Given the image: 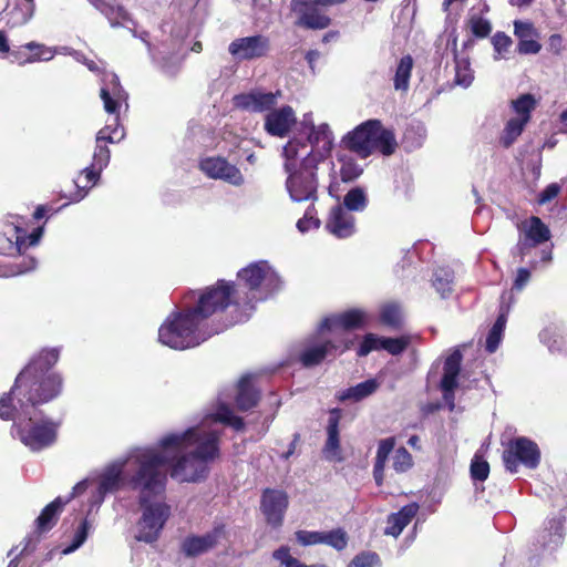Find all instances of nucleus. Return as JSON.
I'll return each instance as SVG.
<instances>
[{
  "mask_svg": "<svg viewBox=\"0 0 567 567\" xmlns=\"http://www.w3.org/2000/svg\"><path fill=\"white\" fill-rule=\"evenodd\" d=\"M221 433L200 425L163 435L155 446L138 447L132 455L136 471L128 478L131 489L141 492V501L148 493H162L171 477L181 482H197L207 476L208 463L219 456Z\"/></svg>",
  "mask_w": 567,
  "mask_h": 567,
  "instance_id": "nucleus-1",
  "label": "nucleus"
},
{
  "mask_svg": "<svg viewBox=\"0 0 567 567\" xmlns=\"http://www.w3.org/2000/svg\"><path fill=\"white\" fill-rule=\"evenodd\" d=\"M236 284L219 279L203 290H189L184 306L173 311L158 329V341L174 350L195 348L212 336L245 322L250 313L240 309Z\"/></svg>",
  "mask_w": 567,
  "mask_h": 567,
  "instance_id": "nucleus-2",
  "label": "nucleus"
},
{
  "mask_svg": "<svg viewBox=\"0 0 567 567\" xmlns=\"http://www.w3.org/2000/svg\"><path fill=\"white\" fill-rule=\"evenodd\" d=\"M60 353V347L43 348L17 375L10 392L2 396L12 398L13 404L20 406V413L23 414L60 396L63 390V377L54 370Z\"/></svg>",
  "mask_w": 567,
  "mask_h": 567,
  "instance_id": "nucleus-3",
  "label": "nucleus"
},
{
  "mask_svg": "<svg viewBox=\"0 0 567 567\" xmlns=\"http://www.w3.org/2000/svg\"><path fill=\"white\" fill-rule=\"evenodd\" d=\"M0 419L13 422L11 435L32 452L51 446L56 440L58 424L49 419H38V410L23 414L10 396L0 398Z\"/></svg>",
  "mask_w": 567,
  "mask_h": 567,
  "instance_id": "nucleus-4",
  "label": "nucleus"
},
{
  "mask_svg": "<svg viewBox=\"0 0 567 567\" xmlns=\"http://www.w3.org/2000/svg\"><path fill=\"white\" fill-rule=\"evenodd\" d=\"M343 148L365 159L373 154L392 156L399 148L395 132L381 120L370 118L357 125L341 140Z\"/></svg>",
  "mask_w": 567,
  "mask_h": 567,
  "instance_id": "nucleus-5",
  "label": "nucleus"
},
{
  "mask_svg": "<svg viewBox=\"0 0 567 567\" xmlns=\"http://www.w3.org/2000/svg\"><path fill=\"white\" fill-rule=\"evenodd\" d=\"M237 277L248 290L244 306L250 311L255 308V302L267 300L278 292L282 286L278 274L265 260L251 262L240 269Z\"/></svg>",
  "mask_w": 567,
  "mask_h": 567,
  "instance_id": "nucleus-6",
  "label": "nucleus"
},
{
  "mask_svg": "<svg viewBox=\"0 0 567 567\" xmlns=\"http://www.w3.org/2000/svg\"><path fill=\"white\" fill-rule=\"evenodd\" d=\"M321 158V154L309 152L302 158L298 169L287 172L289 175L286 181V187L293 202L316 203L318 200L317 169Z\"/></svg>",
  "mask_w": 567,
  "mask_h": 567,
  "instance_id": "nucleus-7",
  "label": "nucleus"
},
{
  "mask_svg": "<svg viewBox=\"0 0 567 567\" xmlns=\"http://www.w3.org/2000/svg\"><path fill=\"white\" fill-rule=\"evenodd\" d=\"M137 450H133L127 457L117 458L106 464L101 471L92 475V482L96 484V487L89 499L90 511L99 508L109 494L116 493L122 488L125 482L124 471L127 463L134 466L132 475L135 473L136 465L134 460H132V455Z\"/></svg>",
  "mask_w": 567,
  "mask_h": 567,
  "instance_id": "nucleus-8",
  "label": "nucleus"
},
{
  "mask_svg": "<svg viewBox=\"0 0 567 567\" xmlns=\"http://www.w3.org/2000/svg\"><path fill=\"white\" fill-rule=\"evenodd\" d=\"M141 494V492H138ZM158 493H148L145 495V501H141L138 495V502L142 507V516L137 522V533L135 539L152 544L156 542L164 528L167 519L171 515V507L165 503H148L151 496L157 495Z\"/></svg>",
  "mask_w": 567,
  "mask_h": 567,
  "instance_id": "nucleus-9",
  "label": "nucleus"
},
{
  "mask_svg": "<svg viewBox=\"0 0 567 567\" xmlns=\"http://www.w3.org/2000/svg\"><path fill=\"white\" fill-rule=\"evenodd\" d=\"M564 522L561 518H551L545 523L528 549V567H538L543 560L549 558L564 542Z\"/></svg>",
  "mask_w": 567,
  "mask_h": 567,
  "instance_id": "nucleus-10",
  "label": "nucleus"
},
{
  "mask_svg": "<svg viewBox=\"0 0 567 567\" xmlns=\"http://www.w3.org/2000/svg\"><path fill=\"white\" fill-rule=\"evenodd\" d=\"M503 461L511 473H517L519 465L534 470L539 465L540 450L530 439L518 436L509 442L504 451Z\"/></svg>",
  "mask_w": 567,
  "mask_h": 567,
  "instance_id": "nucleus-11",
  "label": "nucleus"
},
{
  "mask_svg": "<svg viewBox=\"0 0 567 567\" xmlns=\"http://www.w3.org/2000/svg\"><path fill=\"white\" fill-rule=\"evenodd\" d=\"M9 220L3 224V236L8 244L16 248H30L40 243L44 233V225L33 226L31 220H27L20 215H10Z\"/></svg>",
  "mask_w": 567,
  "mask_h": 567,
  "instance_id": "nucleus-12",
  "label": "nucleus"
},
{
  "mask_svg": "<svg viewBox=\"0 0 567 567\" xmlns=\"http://www.w3.org/2000/svg\"><path fill=\"white\" fill-rule=\"evenodd\" d=\"M228 51L238 61L261 59L270 51V40L262 34L238 38L230 42Z\"/></svg>",
  "mask_w": 567,
  "mask_h": 567,
  "instance_id": "nucleus-13",
  "label": "nucleus"
},
{
  "mask_svg": "<svg viewBox=\"0 0 567 567\" xmlns=\"http://www.w3.org/2000/svg\"><path fill=\"white\" fill-rule=\"evenodd\" d=\"M290 9L298 16L296 25L310 30H322L331 24L329 16L323 13L313 0H291Z\"/></svg>",
  "mask_w": 567,
  "mask_h": 567,
  "instance_id": "nucleus-14",
  "label": "nucleus"
},
{
  "mask_svg": "<svg viewBox=\"0 0 567 567\" xmlns=\"http://www.w3.org/2000/svg\"><path fill=\"white\" fill-rule=\"evenodd\" d=\"M463 354L460 349H454L445 359L443 364V375L440 382V389L443 400L450 411L455 408V389L458 386V375L461 373Z\"/></svg>",
  "mask_w": 567,
  "mask_h": 567,
  "instance_id": "nucleus-15",
  "label": "nucleus"
},
{
  "mask_svg": "<svg viewBox=\"0 0 567 567\" xmlns=\"http://www.w3.org/2000/svg\"><path fill=\"white\" fill-rule=\"evenodd\" d=\"M199 168L209 178L221 179L234 186H240L245 182L240 169L225 157H206L199 162Z\"/></svg>",
  "mask_w": 567,
  "mask_h": 567,
  "instance_id": "nucleus-16",
  "label": "nucleus"
},
{
  "mask_svg": "<svg viewBox=\"0 0 567 567\" xmlns=\"http://www.w3.org/2000/svg\"><path fill=\"white\" fill-rule=\"evenodd\" d=\"M288 504V495L284 491L266 488L261 495L260 508L267 524L274 528L280 527Z\"/></svg>",
  "mask_w": 567,
  "mask_h": 567,
  "instance_id": "nucleus-17",
  "label": "nucleus"
},
{
  "mask_svg": "<svg viewBox=\"0 0 567 567\" xmlns=\"http://www.w3.org/2000/svg\"><path fill=\"white\" fill-rule=\"evenodd\" d=\"M371 316L363 309L353 308L338 315H331L322 319L319 323L317 331L322 333L324 331L333 330L334 328H342L344 330H352L363 328L369 323Z\"/></svg>",
  "mask_w": 567,
  "mask_h": 567,
  "instance_id": "nucleus-18",
  "label": "nucleus"
},
{
  "mask_svg": "<svg viewBox=\"0 0 567 567\" xmlns=\"http://www.w3.org/2000/svg\"><path fill=\"white\" fill-rule=\"evenodd\" d=\"M35 257L28 250H12L10 254H0V277H13L32 271L37 268Z\"/></svg>",
  "mask_w": 567,
  "mask_h": 567,
  "instance_id": "nucleus-19",
  "label": "nucleus"
},
{
  "mask_svg": "<svg viewBox=\"0 0 567 567\" xmlns=\"http://www.w3.org/2000/svg\"><path fill=\"white\" fill-rule=\"evenodd\" d=\"M281 92H261L251 91L249 93H241L234 97L235 105L241 110L255 113L271 112L277 104L278 97Z\"/></svg>",
  "mask_w": 567,
  "mask_h": 567,
  "instance_id": "nucleus-20",
  "label": "nucleus"
},
{
  "mask_svg": "<svg viewBox=\"0 0 567 567\" xmlns=\"http://www.w3.org/2000/svg\"><path fill=\"white\" fill-rule=\"evenodd\" d=\"M349 349V343L346 341H324L320 343H308L299 354V361L306 368H311L320 364L327 355L332 351H340L341 353Z\"/></svg>",
  "mask_w": 567,
  "mask_h": 567,
  "instance_id": "nucleus-21",
  "label": "nucleus"
},
{
  "mask_svg": "<svg viewBox=\"0 0 567 567\" xmlns=\"http://www.w3.org/2000/svg\"><path fill=\"white\" fill-rule=\"evenodd\" d=\"M223 535V527L217 526L204 535H190L184 538L181 551L184 556L192 558L203 555L213 549Z\"/></svg>",
  "mask_w": 567,
  "mask_h": 567,
  "instance_id": "nucleus-22",
  "label": "nucleus"
},
{
  "mask_svg": "<svg viewBox=\"0 0 567 567\" xmlns=\"http://www.w3.org/2000/svg\"><path fill=\"white\" fill-rule=\"evenodd\" d=\"M295 122L296 117L292 107L285 105L278 110H272L266 115L265 130L271 136L284 137L288 134Z\"/></svg>",
  "mask_w": 567,
  "mask_h": 567,
  "instance_id": "nucleus-23",
  "label": "nucleus"
},
{
  "mask_svg": "<svg viewBox=\"0 0 567 567\" xmlns=\"http://www.w3.org/2000/svg\"><path fill=\"white\" fill-rule=\"evenodd\" d=\"M342 417V411L339 408L329 410V419L327 424V441L323 446L324 457L329 461H341L340 456V437L339 424Z\"/></svg>",
  "mask_w": 567,
  "mask_h": 567,
  "instance_id": "nucleus-24",
  "label": "nucleus"
},
{
  "mask_svg": "<svg viewBox=\"0 0 567 567\" xmlns=\"http://www.w3.org/2000/svg\"><path fill=\"white\" fill-rule=\"evenodd\" d=\"M326 228L338 238H348L354 233V218L344 207L337 205L329 213Z\"/></svg>",
  "mask_w": 567,
  "mask_h": 567,
  "instance_id": "nucleus-25",
  "label": "nucleus"
},
{
  "mask_svg": "<svg viewBox=\"0 0 567 567\" xmlns=\"http://www.w3.org/2000/svg\"><path fill=\"white\" fill-rule=\"evenodd\" d=\"M122 137L123 133H120L117 127L112 128L111 125H106L97 132L96 147L93 154L94 166H97L99 169L107 166L111 156L107 143H116Z\"/></svg>",
  "mask_w": 567,
  "mask_h": 567,
  "instance_id": "nucleus-26",
  "label": "nucleus"
},
{
  "mask_svg": "<svg viewBox=\"0 0 567 567\" xmlns=\"http://www.w3.org/2000/svg\"><path fill=\"white\" fill-rule=\"evenodd\" d=\"M254 375H243L237 383L235 403L239 411L247 412L257 406L260 400V392L254 384Z\"/></svg>",
  "mask_w": 567,
  "mask_h": 567,
  "instance_id": "nucleus-27",
  "label": "nucleus"
},
{
  "mask_svg": "<svg viewBox=\"0 0 567 567\" xmlns=\"http://www.w3.org/2000/svg\"><path fill=\"white\" fill-rule=\"evenodd\" d=\"M417 512L419 505L416 503H410L403 506L399 512L390 514L386 519L384 534L396 538Z\"/></svg>",
  "mask_w": 567,
  "mask_h": 567,
  "instance_id": "nucleus-28",
  "label": "nucleus"
},
{
  "mask_svg": "<svg viewBox=\"0 0 567 567\" xmlns=\"http://www.w3.org/2000/svg\"><path fill=\"white\" fill-rule=\"evenodd\" d=\"M110 84L111 89L101 87L100 97L103 101L104 110L109 114L118 115L121 106L120 102L122 100H125L126 93L123 90L120 80L116 75L112 76Z\"/></svg>",
  "mask_w": 567,
  "mask_h": 567,
  "instance_id": "nucleus-29",
  "label": "nucleus"
},
{
  "mask_svg": "<svg viewBox=\"0 0 567 567\" xmlns=\"http://www.w3.org/2000/svg\"><path fill=\"white\" fill-rule=\"evenodd\" d=\"M553 250H516L514 260L518 259L523 266L530 268V271L543 270L553 261Z\"/></svg>",
  "mask_w": 567,
  "mask_h": 567,
  "instance_id": "nucleus-30",
  "label": "nucleus"
},
{
  "mask_svg": "<svg viewBox=\"0 0 567 567\" xmlns=\"http://www.w3.org/2000/svg\"><path fill=\"white\" fill-rule=\"evenodd\" d=\"M379 386L380 383L375 379H368L353 386L339 391L337 393V399L340 402H360L372 395L378 390Z\"/></svg>",
  "mask_w": 567,
  "mask_h": 567,
  "instance_id": "nucleus-31",
  "label": "nucleus"
},
{
  "mask_svg": "<svg viewBox=\"0 0 567 567\" xmlns=\"http://www.w3.org/2000/svg\"><path fill=\"white\" fill-rule=\"evenodd\" d=\"M452 52L455 63V79L454 82L457 85L467 87L474 80L473 70L471 69V62L468 56H460L457 51V38L455 37L452 42Z\"/></svg>",
  "mask_w": 567,
  "mask_h": 567,
  "instance_id": "nucleus-32",
  "label": "nucleus"
},
{
  "mask_svg": "<svg viewBox=\"0 0 567 567\" xmlns=\"http://www.w3.org/2000/svg\"><path fill=\"white\" fill-rule=\"evenodd\" d=\"M454 270L449 266H439L433 270L432 286L442 298H447L454 286Z\"/></svg>",
  "mask_w": 567,
  "mask_h": 567,
  "instance_id": "nucleus-33",
  "label": "nucleus"
},
{
  "mask_svg": "<svg viewBox=\"0 0 567 567\" xmlns=\"http://www.w3.org/2000/svg\"><path fill=\"white\" fill-rule=\"evenodd\" d=\"M101 171L102 169H99L97 166H94V163H92L90 167L83 169L78 179L74 181V184L79 190H76V193L70 197V200H81L85 196L86 190L96 184L97 179L100 178Z\"/></svg>",
  "mask_w": 567,
  "mask_h": 567,
  "instance_id": "nucleus-34",
  "label": "nucleus"
},
{
  "mask_svg": "<svg viewBox=\"0 0 567 567\" xmlns=\"http://www.w3.org/2000/svg\"><path fill=\"white\" fill-rule=\"evenodd\" d=\"M210 417L215 422L227 425L237 432L244 431L245 429L244 419L236 415L233 409L225 402H219L217 404L216 411L210 414Z\"/></svg>",
  "mask_w": 567,
  "mask_h": 567,
  "instance_id": "nucleus-35",
  "label": "nucleus"
},
{
  "mask_svg": "<svg viewBox=\"0 0 567 567\" xmlns=\"http://www.w3.org/2000/svg\"><path fill=\"white\" fill-rule=\"evenodd\" d=\"M379 318L382 324L391 329H400L403 323V311L400 303L390 301L380 307Z\"/></svg>",
  "mask_w": 567,
  "mask_h": 567,
  "instance_id": "nucleus-36",
  "label": "nucleus"
},
{
  "mask_svg": "<svg viewBox=\"0 0 567 567\" xmlns=\"http://www.w3.org/2000/svg\"><path fill=\"white\" fill-rule=\"evenodd\" d=\"M413 64V58L410 54L400 59L393 79V86L396 91H408Z\"/></svg>",
  "mask_w": 567,
  "mask_h": 567,
  "instance_id": "nucleus-37",
  "label": "nucleus"
},
{
  "mask_svg": "<svg viewBox=\"0 0 567 567\" xmlns=\"http://www.w3.org/2000/svg\"><path fill=\"white\" fill-rule=\"evenodd\" d=\"M93 525L92 523L85 517L83 518L76 529L74 530V534L72 536V539L70 544L64 546L61 550L62 555H70L78 550L82 545L86 542L90 532L92 530Z\"/></svg>",
  "mask_w": 567,
  "mask_h": 567,
  "instance_id": "nucleus-38",
  "label": "nucleus"
},
{
  "mask_svg": "<svg viewBox=\"0 0 567 567\" xmlns=\"http://www.w3.org/2000/svg\"><path fill=\"white\" fill-rule=\"evenodd\" d=\"M307 142L312 146H318L322 143V148L330 151L332 146V132L328 124L322 123L318 126L311 125L310 132L307 136Z\"/></svg>",
  "mask_w": 567,
  "mask_h": 567,
  "instance_id": "nucleus-39",
  "label": "nucleus"
},
{
  "mask_svg": "<svg viewBox=\"0 0 567 567\" xmlns=\"http://www.w3.org/2000/svg\"><path fill=\"white\" fill-rule=\"evenodd\" d=\"M526 236L534 244L539 245L550 239V230L537 216H532L526 229Z\"/></svg>",
  "mask_w": 567,
  "mask_h": 567,
  "instance_id": "nucleus-40",
  "label": "nucleus"
},
{
  "mask_svg": "<svg viewBox=\"0 0 567 567\" xmlns=\"http://www.w3.org/2000/svg\"><path fill=\"white\" fill-rule=\"evenodd\" d=\"M526 124L527 122L517 117L508 120L499 138L502 146L505 148L512 146L523 133Z\"/></svg>",
  "mask_w": 567,
  "mask_h": 567,
  "instance_id": "nucleus-41",
  "label": "nucleus"
},
{
  "mask_svg": "<svg viewBox=\"0 0 567 567\" xmlns=\"http://www.w3.org/2000/svg\"><path fill=\"white\" fill-rule=\"evenodd\" d=\"M513 111L517 114V118L529 122L532 112L536 107V100L530 93L522 94L516 100L512 101Z\"/></svg>",
  "mask_w": 567,
  "mask_h": 567,
  "instance_id": "nucleus-42",
  "label": "nucleus"
},
{
  "mask_svg": "<svg viewBox=\"0 0 567 567\" xmlns=\"http://www.w3.org/2000/svg\"><path fill=\"white\" fill-rule=\"evenodd\" d=\"M540 342L544 343L550 352H560L561 347V329L557 326H549L539 333Z\"/></svg>",
  "mask_w": 567,
  "mask_h": 567,
  "instance_id": "nucleus-43",
  "label": "nucleus"
},
{
  "mask_svg": "<svg viewBox=\"0 0 567 567\" xmlns=\"http://www.w3.org/2000/svg\"><path fill=\"white\" fill-rule=\"evenodd\" d=\"M300 148H307V142L292 138L285 145L284 156L286 157V162L284 166L286 172L296 169V161L299 156Z\"/></svg>",
  "mask_w": 567,
  "mask_h": 567,
  "instance_id": "nucleus-44",
  "label": "nucleus"
},
{
  "mask_svg": "<svg viewBox=\"0 0 567 567\" xmlns=\"http://www.w3.org/2000/svg\"><path fill=\"white\" fill-rule=\"evenodd\" d=\"M321 544L330 546L338 551L343 550L348 545V535L342 528L321 532Z\"/></svg>",
  "mask_w": 567,
  "mask_h": 567,
  "instance_id": "nucleus-45",
  "label": "nucleus"
},
{
  "mask_svg": "<svg viewBox=\"0 0 567 567\" xmlns=\"http://www.w3.org/2000/svg\"><path fill=\"white\" fill-rule=\"evenodd\" d=\"M24 48L28 49L27 54L30 58V63L50 61L54 56V51H52L51 48L47 47L43 43L31 41L25 43Z\"/></svg>",
  "mask_w": 567,
  "mask_h": 567,
  "instance_id": "nucleus-46",
  "label": "nucleus"
},
{
  "mask_svg": "<svg viewBox=\"0 0 567 567\" xmlns=\"http://www.w3.org/2000/svg\"><path fill=\"white\" fill-rule=\"evenodd\" d=\"M343 203L346 209L358 212L365 208L368 199L362 188L354 187L346 194Z\"/></svg>",
  "mask_w": 567,
  "mask_h": 567,
  "instance_id": "nucleus-47",
  "label": "nucleus"
},
{
  "mask_svg": "<svg viewBox=\"0 0 567 567\" xmlns=\"http://www.w3.org/2000/svg\"><path fill=\"white\" fill-rule=\"evenodd\" d=\"M467 24L472 34L478 39H485L492 32L491 21L477 14L471 16L468 18Z\"/></svg>",
  "mask_w": 567,
  "mask_h": 567,
  "instance_id": "nucleus-48",
  "label": "nucleus"
},
{
  "mask_svg": "<svg viewBox=\"0 0 567 567\" xmlns=\"http://www.w3.org/2000/svg\"><path fill=\"white\" fill-rule=\"evenodd\" d=\"M513 296L512 293H508L507 291H504L501 296V303H499V310L498 316L492 327L496 328L497 330L502 331L504 333L508 313L511 311V305L513 302Z\"/></svg>",
  "mask_w": 567,
  "mask_h": 567,
  "instance_id": "nucleus-49",
  "label": "nucleus"
},
{
  "mask_svg": "<svg viewBox=\"0 0 567 567\" xmlns=\"http://www.w3.org/2000/svg\"><path fill=\"white\" fill-rule=\"evenodd\" d=\"M410 344L409 337H382V350H385L392 355H399L406 350Z\"/></svg>",
  "mask_w": 567,
  "mask_h": 567,
  "instance_id": "nucleus-50",
  "label": "nucleus"
},
{
  "mask_svg": "<svg viewBox=\"0 0 567 567\" xmlns=\"http://www.w3.org/2000/svg\"><path fill=\"white\" fill-rule=\"evenodd\" d=\"M347 567H381V558L374 551H361L351 559Z\"/></svg>",
  "mask_w": 567,
  "mask_h": 567,
  "instance_id": "nucleus-51",
  "label": "nucleus"
},
{
  "mask_svg": "<svg viewBox=\"0 0 567 567\" xmlns=\"http://www.w3.org/2000/svg\"><path fill=\"white\" fill-rule=\"evenodd\" d=\"M470 473L474 482H484L489 475L488 462L475 455L471 462Z\"/></svg>",
  "mask_w": 567,
  "mask_h": 567,
  "instance_id": "nucleus-52",
  "label": "nucleus"
},
{
  "mask_svg": "<svg viewBox=\"0 0 567 567\" xmlns=\"http://www.w3.org/2000/svg\"><path fill=\"white\" fill-rule=\"evenodd\" d=\"M413 465L412 455L405 447H399L394 452L393 468L396 473H405Z\"/></svg>",
  "mask_w": 567,
  "mask_h": 567,
  "instance_id": "nucleus-53",
  "label": "nucleus"
},
{
  "mask_svg": "<svg viewBox=\"0 0 567 567\" xmlns=\"http://www.w3.org/2000/svg\"><path fill=\"white\" fill-rule=\"evenodd\" d=\"M340 177L344 183L353 182L362 174V168L352 159H341Z\"/></svg>",
  "mask_w": 567,
  "mask_h": 567,
  "instance_id": "nucleus-54",
  "label": "nucleus"
},
{
  "mask_svg": "<svg viewBox=\"0 0 567 567\" xmlns=\"http://www.w3.org/2000/svg\"><path fill=\"white\" fill-rule=\"evenodd\" d=\"M382 337L374 333H367L360 343L357 354L358 357H365L373 350H382Z\"/></svg>",
  "mask_w": 567,
  "mask_h": 567,
  "instance_id": "nucleus-55",
  "label": "nucleus"
},
{
  "mask_svg": "<svg viewBox=\"0 0 567 567\" xmlns=\"http://www.w3.org/2000/svg\"><path fill=\"white\" fill-rule=\"evenodd\" d=\"M514 34L518 41H523L529 38H538L537 29L530 21H514Z\"/></svg>",
  "mask_w": 567,
  "mask_h": 567,
  "instance_id": "nucleus-56",
  "label": "nucleus"
},
{
  "mask_svg": "<svg viewBox=\"0 0 567 567\" xmlns=\"http://www.w3.org/2000/svg\"><path fill=\"white\" fill-rule=\"evenodd\" d=\"M295 536L297 543L303 547L319 545L322 540L321 532L318 530L300 529L295 533Z\"/></svg>",
  "mask_w": 567,
  "mask_h": 567,
  "instance_id": "nucleus-57",
  "label": "nucleus"
},
{
  "mask_svg": "<svg viewBox=\"0 0 567 567\" xmlns=\"http://www.w3.org/2000/svg\"><path fill=\"white\" fill-rule=\"evenodd\" d=\"M394 445H395L394 437H386V439L381 440L378 444L374 464L385 466L388 457H389L390 453L393 451Z\"/></svg>",
  "mask_w": 567,
  "mask_h": 567,
  "instance_id": "nucleus-58",
  "label": "nucleus"
},
{
  "mask_svg": "<svg viewBox=\"0 0 567 567\" xmlns=\"http://www.w3.org/2000/svg\"><path fill=\"white\" fill-rule=\"evenodd\" d=\"M530 276H532L530 268H528L526 266L518 267V269L516 271V276L513 281L512 291L509 293L513 295L514 291H517V292L522 291L529 282Z\"/></svg>",
  "mask_w": 567,
  "mask_h": 567,
  "instance_id": "nucleus-59",
  "label": "nucleus"
},
{
  "mask_svg": "<svg viewBox=\"0 0 567 567\" xmlns=\"http://www.w3.org/2000/svg\"><path fill=\"white\" fill-rule=\"evenodd\" d=\"M492 44L496 53L504 54L508 52L509 48L513 44V41L509 35H507L503 31H497L492 37Z\"/></svg>",
  "mask_w": 567,
  "mask_h": 567,
  "instance_id": "nucleus-60",
  "label": "nucleus"
},
{
  "mask_svg": "<svg viewBox=\"0 0 567 567\" xmlns=\"http://www.w3.org/2000/svg\"><path fill=\"white\" fill-rule=\"evenodd\" d=\"M542 49V44L536 38H529L517 43V52L519 54H537Z\"/></svg>",
  "mask_w": 567,
  "mask_h": 567,
  "instance_id": "nucleus-61",
  "label": "nucleus"
},
{
  "mask_svg": "<svg viewBox=\"0 0 567 567\" xmlns=\"http://www.w3.org/2000/svg\"><path fill=\"white\" fill-rule=\"evenodd\" d=\"M27 53L28 49L24 48L23 44L14 49H11L7 58H9L11 63H16L18 65H25L30 63V58Z\"/></svg>",
  "mask_w": 567,
  "mask_h": 567,
  "instance_id": "nucleus-62",
  "label": "nucleus"
},
{
  "mask_svg": "<svg viewBox=\"0 0 567 567\" xmlns=\"http://www.w3.org/2000/svg\"><path fill=\"white\" fill-rule=\"evenodd\" d=\"M503 332L497 330L496 328L492 327L487 333L486 342H485V350L488 353H494L503 338Z\"/></svg>",
  "mask_w": 567,
  "mask_h": 567,
  "instance_id": "nucleus-63",
  "label": "nucleus"
},
{
  "mask_svg": "<svg viewBox=\"0 0 567 567\" xmlns=\"http://www.w3.org/2000/svg\"><path fill=\"white\" fill-rule=\"evenodd\" d=\"M565 50L564 38L559 33L550 34L547 41V51L553 55H560Z\"/></svg>",
  "mask_w": 567,
  "mask_h": 567,
  "instance_id": "nucleus-64",
  "label": "nucleus"
}]
</instances>
